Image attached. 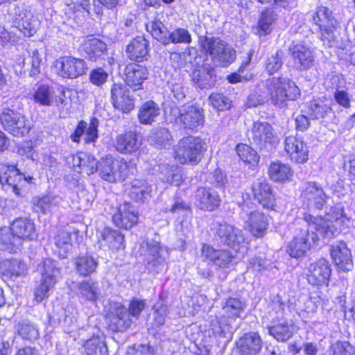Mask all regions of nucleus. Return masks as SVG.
Here are the masks:
<instances>
[{
    "mask_svg": "<svg viewBox=\"0 0 355 355\" xmlns=\"http://www.w3.org/2000/svg\"><path fill=\"white\" fill-rule=\"evenodd\" d=\"M304 220L309 227L297 229L293 239L288 243L286 252L293 258H300L305 255L320 236L324 239H331L338 233L336 227L331 221L322 217L313 216L310 214H304Z\"/></svg>",
    "mask_w": 355,
    "mask_h": 355,
    "instance_id": "f257e3e1",
    "label": "nucleus"
},
{
    "mask_svg": "<svg viewBox=\"0 0 355 355\" xmlns=\"http://www.w3.org/2000/svg\"><path fill=\"white\" fill-rule=\"evenodd\" d=\"M266 94L253 93L247 101L248 107H257L268 99L279 106H284L286 101H294L300 95V90L295 82L286 77H272L265 82Z\"/></svg>",
    "mask_w": 355,
    "mask_h": 355,
    "instance_id": "f03ea898",
    "label": "nucleus"
},
{
    "mask_svg": "<svg viewBox=\"0 0 355 355\" xmlns=\"http://www.w3.org/2000/svg\"><path fill=\"white\" fill-rule=\"evenodd\" d=\"M145 307V300L133 298L130 302L128 313L126 309L121 303H110L107 315L110 327L114 331L127 329L132 323L130 315L137 318Z\"/></svg>",
    "mask_w": 355,
    "mask_h": 355,
    "instance_id": "7ed1b4c3",
    "label": "nucleus"
},
{
    "mask_svg": "<svg viewBox=\"0 0 355 355\" xmlns=\"http://www.w3.org/2000/svg\"><path fill=\"white\" fill-rule=\"evenodd\" d=\"M206 142L199 137L187 136L175 147V157L181 164H198L207 150Z\"/></svg>",
    "mask_w": 355,
    "mask_h": 355,
    "instance_id": "20e7f679",
    "label": "nucleus"
},
{
    "mask_svg": "<svg viewBox=\"0 0 355 355\" xmlns=\"http://www.w3.org/2000/svg\"><path fill=\"white\" fill-rule=\"evenodd\" d=\"M201 48L216 66L226 67L236 59L235 50L218 37H205L201 41Z\"/></svg>",
    "mask_w": 355,
    "mask_h": 355,
    "instance_id": "39448f33",
    "label": "nucleus"
},
{
    "mask_svg": "<svg viewBox=\"0 0 355 355\" xmlns=\"http://www.w3.org/2000/svg\"><path fill=\"white\" fill-rule=\"evenodd\" d=\"M128 165L125 161L107 156L98 161L96 172L101 179L115 182L124 180L128 175Z\"/></svg>",
    "mask_w": 355,
    "mask_h": 355,
    "instance_id": "423d86ee",
    "label": "nucleus"
},
{
    "mask_svg": "<svg viewBox=\"0 0 355 355\" xmlns=\"http://www.w3.org/2000/svg\"><path fill=\"white\" fill-rule=\"evenodd\" d=\"M0 121L3 128L16 137H26L32 128L31 123L24 115L9 108L0 114Z\"/></svg>",
    "mask_w": 355,
    "mask_h": 355,
    "instance_id": "0eeeda50",
    "label": "nucleus"
},
{
    "mask_svg": "<svg viewBox=\"0 0 355 355\" xmlns=\"http://www.w3.org/2000/svg\"><path fill=\"white\" fill-rule=\"evenodd\" d=\"M8 14L12 23L19 32L31 37L36 33L38 21L33 13L23 4H16L10 8Z\"/></svg>",
    "mask_w": 355,
    "mask_h": 355,
    "instance_id": "6e6552de",
    "label": "nucleus"
},
{
    "mask_svg": "<svg viewBox=\"0 0 355 355\" xmlns=\"http://www.w3.org/2000/svg\"><path fill=\"white\" fill-rule=\"evenodd\" d=\"M313 22L320 27L321 38L329 44L334 41L335 32L339 27V21L329 8L318 6L312 15Z\"/></svg>",
    "mask_w": 355,
    "mask_h": 355,
    "instance_id": "1a4fd4ad",
    "label": "nucleus"
},
{
    "mask_svg": "<svg viewBox=\"0 0 355 355\" xmlns=\"http://www.w3.org/2000/svg\"><path fill=\"white\" fill-rule=\"evenodd\" d=\"M162 252L159 243L153 239L144 241L139 248V253L143 257L147 268L157 273L165 266V258Z\"/></svg>",
    "mask_w": 355,
    "mask_h": 355,
    "instance_id": "9d476101",
    "label": "nucleus"
},
{
    "mask_svg": "<svg viewBox=\"0 0 355 355\" xmlns=\"http://www.w3.org/2000/svg\"><path fill=\"white\" fill-rule=\"evenodd\" d=\"M56 73L64 78L73 79L86 73L87 66L83 59L63 56L55 60Z\"/></svg>",
    "mask_w": 355,
    "mask_h": 355,
    "instance_id": "9b49d317",
    "label": "nucleus"
},
{
    "mask_svg": "<svg viewBox=\"0 0 355 355\" xmlns=\"http://www.w3.org/2000/svg\"><path fill=\"white\" fill-rule=\"evenodd\" d=\"M252 139L261 149L270 150L279 143V137L268 122L257 121L252 128Z\"/></svg>",
    "mask_w": 355,
    "mask_h": 355,
    "instance_id": "f8f14e48",
    "label": "nucleus"
},
{
    "mask_svg": "<svg viewBox=\"0 0 355 355\" xmlns=\"http://www.w3.org/2000/svg\"><path fill=\"white\" fill-rule=\"evenodd\" d=\"M174 112L178 114L176 122L182 124L185 130L197 131L204 125V110L201 107L190 105L179 110H175Z\"/></svg>",
    "mask_w": 355,
    "mask_h": 355,
    "instance_id": "ddd939ff",
    "label": "nucleus"
},
{
    "mask_svg": "<svg viewBox=\"0 0 355 355\" xmlns=\"http://www.w3.org/2000/svg\"><path fill=\"white\" fill-rule=\"evenodd\" d=\"M301 198L302 205L307 209H322L327 202V196L323 188L318 184L309 182L304 185Z\"/></svg>",
    "mask_w": 355,
    "mask_h": 355,
    "instance_id": "4468645a",
    "label": "nucleus"
},
{
    "mask_svg": "<svg viewBox=\"0 0 355 355\" xmlns=\"http://www.w3.org/2000/svg\"><path fill=\"white\" fill-rule=\"evenodd\" d=\"M216 234L222 244L236 251L245 242L242 230L226 223L218 224Z\"/></svg>",
    "mask_w": 355,
    "mask_h": 355,
    "instance_id": "2eb2a0df",
    "label": "nucleus"
},
{
    "mask_svg": "<svg viewBox=\"0 0 355 355\" xmlns=\"http://www.w3.org/2000/svg\"><path fill=\"white\" fill-rule=\"evenodd\" d=\"M33 99L40 105L49 107L55 105L59 110H63L67 105L64 92H62L57 96L54 88L47 85H42L37 87L33 94Z\"/></svg>",
    "mask_w": 355,
    "mask_h": 355,
    "instance_id": "dca6fc26",
    "label": "nucleus"
},
{
    "mask_svg": "<svg viewBox=\"0 0 355 355\" xmlns=\"http://www.w3.org/2000/svg\"><path fill=\"white\" fill-rule=\"evenodd\" d=\"M331 273L329 263L324 259H320L311 263L306 273L309 284L315 286L327 285Z\"/></svg>",
    "mask_w": 355,
    "mask_h": 355,
    "instance_id": "f3484780",
    "label": "nucleus"
},
{
    "mask_svg": "<svg viewBox=\"0 0 355 355\" xmlns=\"http://www.w3.org/2000/svg\"><path fill=\"white\" fill-rule=\"evenodd\" d=\"M289 51L297 70L304 71L312 67L314 55L310 47L300 42L293 44Z\"/></svg>",
    "mask_w": 355,
    "mask_h": 355,
    "instance_id": "a211bd4d",
    "label": "nucleus"
},
{
    "mask_svg": "<svg viewBox=\"0 0 355 355\" xmlns=\"http://www.w3.org/2000/svg\"><path fill=\"white\" fill-rule=\"evenodd\" d=\"M284 148L292 160L296 163L303 164L308 159L309 150L302 138L291 135L284 141Z\"/></svg>",
    "mask_w": 355,
    "mask_h": 355,
    "instance_id": "6ab92c4d",
    "label": "nucleus"
},
{
    "mask_svg": "<svg viewBox=\"0 0 355 355\" xmlns=\"http://www.w3.org/2000/svg\"><path fill=\"white\" fill-rule=\"evenodd\" d=\"M254 198L263 207L272 209L275 206V198L271 187L265 179L260 178L252 184Z\"/></svg>",
    "mask_w": 355,
    "mask_h": 355,
    "instance_id": "aec40b11",
    "label": "nucleus"
},
{
    "mask_svg": "<svg viewBox=\"0 0 355 355\" xmlns=\"http://www.w3.org/2000/svg\"><path fill=\"white\" fill-rule=\"evenodd\" d=\"M111 100L116 109L128 112L134 108V100L127 87L121 83H114L111 88Z\"/></svg>",
    "mask_w": 355,
    "mask_h": 355,
    "instance_id": "412c9836",
    "label": "nucleus"
},
{
    "mask_svg": "<svg viewBox=\"0 0 355 355\" xmlns=\"http://www.w3.org/2000/svg\"><path fill=\"white\" fill-rule=\"evenodd\" d=\"M112 220L117 227L128 230L137 223L138 214L133 205L124 202L119 206Z\"/></svg>",
    "mask_w": 355,
    "mask_h": 355,
    "instance_id": "4be33fe9",
    "label": "nucleus"
},
{
    "mask_svg": "<svg viewBox=\"0 0 355 355\" xmlns=\"http://www.w3.org/2000/svg\"><path fill=\"white\" fill-rule=\"evenodd\" d=\"M240 355H257L261 350L263 342L257 332H248L243 335L236 343Z\"/></svg>",
    "mask_w": 355,
    "mask_h": 355,
    "instance_id": "5701e85b",
    "label": "nucleus"
},
{
    "mask_svg": "<svg viewBox=\"0 0 355 355\" xmlns=\"http://www.w3.org/2000/svg\"><path fill=\"white\" fill-rule=\"evenodd\" d=\"M15 166H3L0 168V182L6 190L11 189L17 196H20L19 186L26 180Z\"/></svg>",
    "mask_w": 355,
    "mask_h": 355,
    "instance_id": "b1692460",
    "label": "nucleus"
},
{
    "mask_svg": "<svg viewBox=\"0 0 355 355\" xmlns=\"http://www.w3.org/2000/svg\"><path fill=\"white\" fill-rule=\"evenodd\" d=\"M220 199L213 189L199 187L195 193V205L200 209L212 211L220 205Z\"/></svg>",
    "mask_w": 355,
    "mask_h": 355,
    "instance_id": "393cba45",
    "label": "nucleus"
},
{
    "mask_svg": "<svg viewBox=\"0 0 355 355\" xmlns=\"http://www.w3.org/2000/svg\"><path fill=\"white\" fill-rule=\"evenodd\" d=\"M141 146V139L139 134L135 132H126L118 135L114 146L122 154H132L137 151Z\"/></svg>",
    "mask_w": 355,
    "mask_h": 355,
    "instance_id": "a878e982",
    "label": "nucleus"
},
{
    "mask_svg": "<svg viewBox=\"0 0 355 355\" xmlns=\"http://www.w3.org/2000/svg\"><path fill=\"white\" fill-rule=\"evenodd\" d=\"M193 82L201 89H209L216 82L215 69L207 62L195 69L191 73Z\"/></svg>",
    "mask_w": 355,
    "mask_h": 355,
    "instance_id": "bb28decb",
    "label": "nucleus"
},
{
    "mask_svg": "<svg viewBox=\"0 0 355 355\" xmlns=\"http://www.w3.org/2000/svg\"><path fill=\"white\" fill-rule=\"evenodd\" d=\"M202 256L208 261L220 268H227L234 257L227 250H216L209 245H204L202 248Z\"/></svg>",
    "mask_w": 355,
    "mask_h": 355,
    "instance_id": "cd10ccee",
    "label": "nucleus"
},
{
    "mask_svg": "<svg viewBox=\"0 0 355 355\" xmlns=\"http://www.w3.org/2000/svg\"><path fill=\"white\" fill-rule=\"evenodd\" d=\"M331 256L340 270L350 271L354 267L351 250L345 242L331 246Z\"/></svg>",
    "mask_w": 355,
    "mask_h": 355,
    "instance_id": "c85d7f7f",
    "label": "nucleus"
},
{
    "mask_svg": "<svg viewBox=\"0 0 355 355\" xmlns=\"http://www.w3.org/2000/svg\"><path fill=\"white\" fill-rule=\"evenodd\" d=\"M125 76L127 85L135 90H138L141 89L142 83L147 79L148 71L146 67L132 63L126 66Z\"/></svg>",
    "mask_w": 355,
    "mask_h": 355,
    "instance_id": "c756f323",
    "label": "nucleus"
},
{
    "mask_svg": "<svg viewBox=\"0 0 355 355\" xmlns=\"http://www.w3.org/2000/svg\"><path fill=\"white\" fill-rule=\"evenodd\" d=\"M10 226L11 231L20 240L21 243L26 239L33 240L37 237L35 223L28 218H18Z\"/></svg>",
    "mask_w": 355,
    "mask_h": 355,
    "instance_id": "7c9ffc66",
    "label": "nucleus"
},
{
    "mask_svg": "<svg viewBox=\"0 0 355 355\" xmlns=\"http://www.w3.org/2000/svg\"><path fill=\"white\" fill-rule=\"evenodd\" d=\"M80 50L89 60L96 62L106 53L107 45L98 38L88 37L82 43Z\"/></svg>",
    "mask_w": 355,
    "mask_h": 355,
    "instance_id": "2f4dec72",
    "label": "nucleus"
},
{
    "mask_svg": "<svg viewBox=\"0 0 355 355\" xmlns=\"http://www.w3.org/2000/svg\"><path fill=\"white\" fill-rule=\"evenodd\" d=\"M338 77L332 76L324 83V85L327 90L333 91L334 100L338 105L345 109H349L352 96L346 89L338 85Z\"/></svg>",
    "mask_w": 355,
    "mask_h": 355,
    "instance_id": "473e14b6",
    "label": "nucleus"
},
{
    "mask_svg": "<svg viewBox=\"0 0 355 355\" xmlns=\"http://www.w3.org/2000/svg\"><path fill=\"white\" fill-rule=\"evenodd\" d=\"M126 53L130 60L142 62L148 55V41L143 36H137L127 46Z\"/></svg>",
    "mask_w": 355,
    "mask_h": 355,
    "instance_id": "72a5a7b5",
    "label": "nucleus"
},
{
    "mask_svg": "<svg viewBox=\"0 0 355 355\" xmlns=\"http://www.w3.org/2000/svg\"><path fill=\"white\" fill-rule=\"evenodd\" d=\"M123 241V236L117 230L110 227H105L98 236V244L100 248L107 247L110 249H119Z\"/></svg>",
    "mask_w": 355,
    "mask_h": 355,
    "instance_id": "f704fd0d",
    "label": "nucleus"
},
{
    "mask_svg": "<svg viewBox=\"0 0 355 355\" xmlns=\"http://www.w3.org/2000/svg\"><path fill=\"white\" fill-rule=\"evenodd\" d=\"M0 270L8 278H16L25 275L26 265L18 259H6L0 263Z\"/></svg>",
    "mask_w": 355,
    "mask_h": 355,
    "instance_id": "c9c22d12",
    "label": "nucleus"
},
{
    "mask_svg": "<svg viewBox=\"0 0 355 355\" xmlns=\"http://www.w3.org/2000/svg\"><path fill=\"white\" fill-rule=\"evenodd\" d=\"M268 334L277 341L286 342L293 335L294 327L291 322L286 320H279L272 326L268 327Z\"/></svg>",
    "mask_w": 355,
    "mask_h": 355,
    "instance_id": "e433bc0d",
    "label": "nucleus"
},
{
    "mask_svg": "<svg viewBox=\"0 0 355 355\" xmlns=\"http://www.w3.org/2000/svg\"><path fill=\"white\" fill-rule=\"evenodd\" d=\"M151 186L146 180L135 179L131 182L130 197L137 202H144L150 198Z\"/></svg>",
    "mask_w": 355,
    "mask_h": 355,
    "instance_id": "4c0bfd02",
    "label": "nucleus"
},
{
    "mask_svg": "<svg viewBox=\"0 0 355 355\" xmlns=\"http://www.w3.org/2000/svg\"><path fill=\"white\" fill-rule=\"evenodd\" d=\"M267 217L259 211H253L248 216L247 223L252 234L256 237H262L267 229Z\"/></svg>",
    "mask_w": 355,
    "mask_h": 355,
    "instance_id": "58836bf2",
    "label": "nucleus"
},
{
    "mask_svg": "<svg viewBox=\"0 0 355 355\" xmlns=\"http://www.w3.org/2000/svg\"><path fill=\"white\" fill-rule=\"evenodd\" d=\"M60 202V197L48 195L42 198H33V204L35 209H37V211L46 214L55 211Z\"/></svg>",
    "mask_w": 355,
    "mask_h": 355,
    "instance_id": "ea45409f",
    "label": "nucleus"
},
{
    "mask_svg": "<svg viewBox=\"0 0 355 355\" xmlns=\"http://www.w3.org/2000/svg\"><path fill=\"white\" fill-rule=\"evenodd\" d=\"M58 263L51 259H46L42 265L39 266L41 270L42 279L48 282H52L55 284L58 278L60 277V271Z\"/></svg>",
    "mask_w": 355,
    "mask_h": 355,
    "instance_id": "a19ab883",
    "label": "nucleus"
},
{
    "mask_svg": "<svg viewBox=\"0 0 355 355\" xmlns=\"http://www.w3.org/2000/svg\"><path fill=\"white\" fill-rule=\"evenodd\" d=\"M0 244L10 252H15L21 245L20 240L11 231V227H3L0 229Z\"/></svg>",
    "mask_w": 355,
    "mask_h": 355,
    "instance_id": "79ce46f5",
    "label": "nucleus"
},
{
    "mask_svg": "<svg viewBox=\"0 0 355 355\" xmlns=\"http://www.w3.org/2000/svg\"><path fill=\"white\" fill-rule=\"evenodd\" d=\"M268 174L271 180L275 182H283L289 180L293 172L288 165L278 162L270 165Z\"/></svg>",
    "mask_w": 355,
    "mask_h": 355,
    "instance_id": "37998d69",
    "label": "nucleus"
},
{
    "mask_svg": "<svg viewBox=\"0 0 355 355\" xmlns=\"http://www.w3.org/2000/svg\"><path fill=\"white\" fill-rule=\"evenodd\" d=\"M146 29L153 37L163 44H168L169 31L160 21L155 20L146 24Z\"/></svg>",
    "mask_w": 355,
    "mask_h": 355,
    "instance_id": "c03bdc74",
    "label": "nucleus"
},
{
    "mask_svg": "<svg viewBox=\"0 0 355 355\" xmlns=\"http://www.w3.org/2000/svg\"><path fill=\"white\" fill-rule=\"evenodd\" d=\"M245 308V302L239 297H229L223 306V311L229 318L241 317Z\"/></svg>",
    "mask_w": 355,
    "mask_h": 355,
    "instance_id": "a18cd8bd",
    "label": "nucleus"
},
{
    "mask_svg": "<svg viewBox=\"0 0 355 355\" xmlns=\"http://www.w3.org/2000/svg\"><path fill=\"white\" fill-rule=\"evenodd\" d=\"M97 264L96 260L87 254L80 256L75 260L76 270L78 273L83 276H87L94 272Z\"/></svg>",
    "mask_w": 355,
    "mask_h": 355,
    "instance_id": "49530a36",
    "label": "nucleus"
},
{
    "mask_svg": "<svg viewBox=\"0 0 355 355\" xmlns=\"http://www.w3.org/2000/svg\"><path fill=\"white\" fill-rule=\"evenodd\" d=\"M159 114L158 105L153 101H148L141 107L138 116L141 123L150 124Z\"/></svg>",
    "mask_w": 355,
    "mask_h": 355,
    "instance_id": "de8ad7c7",
    "label": "nucleus"
},
{
    "mask_svg": "<svg viewBox=\"0 0 355 355\" xmlns=\"http://www.w3.org/2000/svg\"><path fill=\"white\" fill-rule=\"evenodd\" d=\"M84 349L87 355H107V348L105 341L99 336H92L87 340Z\"/></svg>",
    "mask_w": 355,
    "mask_h": 355,
    "instance_id": "09e8293b",
    "label": "nucleus"
},
{
    "mask_svg": "<svg viewBox=\"0 0 355 355\" xmlns=\"http://www.w3.org/2000/svg\"><path fill=\"white\" fill-rule=\"evenodd\" d=\"M225 318H215L210 323L209 331L219 338H230L232 336L231 327L226 322Z\"/></svg>",
    "mask_w": 355,
    "mask_h": 355,
    "instance_id": "8fccbe9b",
    "label": "nucleus"
},
{
    "mask_svg": "<svg viewBox=\"0 0 355 355\" xmlns=\"http://www.w3.org/2000/svg\"><path fill=\"white\" fill-rule=\"evenodd\" d=\"M25 60H30L32 67L31 72L33 74H36L40 72V67L42 60L37 49H29L22 57L19 58V64L21 65L22 68H25Z\"/></svg>",
    "mask_w": 355,
    "mask_h": 355,
    "instance_id": "3c124183",
    "label": "nucleus"
},
{
    "mask_svg": "<svg viewBox=\"0 0 355 355\" xmlns=\"http://www.w3.org/2000/svg\"><path fill=\"white\" fill-rule=\"evenodd\" d=\"M309 110L313 119H324L331 111V107L319 99L311 101Z\"/></svg>",
    "mask_w": 355,
    "mask_h": 355,
    "instance_id": "603ef678",
    "label": "nucleus"
},
{
    "mask_svg": "<svg viewBox=\"0 0 355 355\" xmlns=\"http://www.w3.org/2000/svg\"><path fill=\"white\" fill-rule=\"evenodd\" d=\"M16 331L22 339L33 341L39 336L38 330L28 322H22L16 326Z\"/></svg>",
    "mask_w": 355,
    "mask_h": 355,
    "instance_id": "864d4df0",
    "label": "nucleus"
},
{
    "mask_svg": "<svg viewBox=\"0 0 355 355\" xmlns=\"http://www.w3.org/2000/svg\"><path fill=\"white\" fill-rule=\"evenodd\" d=\"M236 152L239 157L249 164H256L259 162V157L256 150L246 144H240L236 146Z\"/></svg>",
    "mask_w": 355,
    "mask_h": 355,
    "instance_id": "5fc2aeb1",
    "label": "nucleus"
},
{
    "mask_svg": "<svg viewBox=\"0 0 355 355\" xmlns=\"http://www.w3.org/2000/svg\"><path fill=\"white\" fill-rule=\"evenodd\" d=\"M284 51L279 49L275 54L268 58L266 69L269 74H274L282 68L284 63Z\"/></svg>",
    "mask_w": 355,
    "mask_h": 355,
    "instance_id": "6e6d98bb",
    "label": "nucleus"
},
{
    "mask_svg": "<svg viewBox=\"0 0 355 355\" xmlns=\"http://www.w3.org/2000/svg\"><path fill=\"white\" fill-rule=\"evenodd\" d=\"M171 135L168 129L160 128L154 130L148 137V141L157 148L164 146L168 141Z\"/></svg>",
    "mask_w": 355,
    "mask_h": 355,
    "instance_id": "4d7b16f0",
    "label": "nucleus"
},
{
    "mask_svg": "<svg viewBox=\"0 0 355 355\" xmlns=\"http://www.w3.org/2000/svg\"><path fill=\"white\" fill-rule=\"evenodd\" d=\"M78 232L70 233L65 230H60L55 236V243L59 248L67 251L71 245L72 237L77 238Z\"/></svg>",
    "mask_w": 355,
    "mask_h": 355,
    "instance_id": "13d9d810",
    "label": "nucleus"
},
{
    "mask_svg": "<svg viewBox=\"0 0 355 355\" xmlns=\"http://www.w3.org/2000/svg\"><path fill=\"white\" fill-rule=\"evenodd\" d=\"M169 43H185L189 44L191 42V36L189 32L182 28H178L170 33L168 37Z\"/></svg>",
    "mask_w": 355,
    "mask_h": 355,
    "instance_id": "bf43d9fd",
    "label": "nucleus"
},
{
    "mask_svg": "<svg viewBox=\"0 0 355 355\" xmlns=\"http://www.w3.org/2000/svg\"><path fill=\"white\" fill-rule=\"evenodd\" d=\"M80 294L89 301H95L98 297V288L96 283L83 282L79 285Z\"/></svg>",
    "mask_w": 355,
    "mask_h": 355,
    "instance_id": "052dcab7",
    "label": "nucleus"
},
{
    "mask_svg": "<svg viewBox=\"0 0 355 355\" xmlns=\"http://www.w3.org/2000/svg\"><path fill=\"white\" fill-rule=\"evenodd\" d=\"M206 180L208 183L217 188L223 187L227 182L226 174L219 168L210 172L207 175Z\"/></svg>",
    "mask_w": 355,
    "mask_h": 355,
    "instance_id": "680f3d73",
    "label": "nucleus"
},
{
    "mask_svg": "<svg viewBox=\"0 0 355 355\" xmlns=\"http://www.w3.org/2000/svg\"><path fill=\"white\" fill-rule=\"evenodd\" d=\"M209 101L211 105L218 110L229 109L231 106L230 100L220 93H214L209 96Z\"/></svg>",
    "mask_w": 355,
    "mask_h": 355,
    "instance_id": "e2e57ef3",
    "label": "nucleus"
},
{
    "mask_svg": "<svg viewBox=\"0 0 355 355\" xmlns=\"http://www.w3.org/2000/svg\"><path fill=\"white\" fill-rule=\"evenodd\" d=\"M55 286L52 282H48L42 279L41 283L38 285L35 291V299L41 302L44 299L48 297L49 291Z\"/></svg>",
    "mask_w": 355,
    "mask_h": 355,
    "instance_id": "0e129e2a",
    "label": "nucleus"
},
{
    "mask_svg": "<svg viewBox=\"0 0 355 355\" xmlns=\"http://www.w3.org/2000/svg\"><path fill=\"white\" fill-rule=\"evenodd\" d=\"M332 355H355V349L348 342H336L331 347Z\"/></svg>",
    "mask_w": 355,
    "mask_h": 355,
    "instance_id": "69168bd1",
    "label": "nucleus"
},
{
    "mask_svg": "<svg viewBox=\"0 0 355 355\" xmlns=\"http://www.w3.org/2000/svg\"><path fill=\"white\" fill-rule=\"evenodd\" d=\"M275 20L274 13L270 10H266L262 12L259 21V28L261 31L265 34H268L270 31L273 21Z\"/></svg>",
    "mask_w": 355,
    "mask_h": 355,
    "instance_id": "338daca9",
    "label": "nucleus"
},
{
    "mask_svg": "<svg viewBox=\"0 0 355 355\" xmlns=\"http://www.w3.org/2000/svg\"><path fill=\"white\" fill-rule=\"evenodd\" d=\"M108 78V73L102 68H98L91 71L89 80L91 83L96 86L104 84Z\"/></svg>",
    "mask_w": 355,
    "mask_h": 355,
    "instance_id": "774afa93",
    "label": "nucleus"
}]
</instances>
